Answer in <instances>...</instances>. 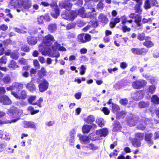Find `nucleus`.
<instances>
[{
  "mask_svg": "<svg viewBox=\"0 0 159 159\" xmlns=\"http://www.w3.org/2000/svg\"><path fill=\"white\" fill-rule=\"evenodd\" d=\"M15 2L14 0H11L8 5V7L11 9L14 7L16 8V11L18 12L23 11V8L28 9L30 8L32 4L31 1L30 0H16Z\"/></svg>",
  "mask_w": 159,
  "mask_h": 159,
  "instance_id": "1",
  "label": "nucleus"
},
{
  "mask_svg": "<svg viewBox=\"0 0 159 159\" xmlns=\"http://www.w3.org/2000/svg\"><path fill=\"white\" fill-rule=\"evenodd\" d=\"M7 114L14 119L4 121L0 120V125L16 122L20 119V116L22 114V111L15 107H12L8 110Z\"/></svg>",
  "mask_w": 159,
  "mask_h": 159,
  "instance_id": "2",
  "label": "nucleus"
},
{
  "mask_svg": "<svg viewBox=\"0 0 159 159\" xmlns=\"http://www.w3.org/2000/svg\"><path fill=\"white\" fill-rule=\"evenodd\" d=\"M50 46H46L42 44L39 47V51L43 55H48L51 57H58L60 56V54L58 52H54L50 49Z\"/></svg>",
  "mask_w": 159,
  "mask_h": 159,
  "instance_id": "3",
  "label": "nucleus"
},
{
  "mask_svg": "<svg viewBox=\"0 0 159 159\" xmlns=\"http://www.w3.org/2000/svg\"><path fill=\"white\" fill-rule=\"evenodd\" d=\"M108 134V130L107 128H104L97 130L96 134L92 133L90 134V139L92 141L100 139L102 137H105Z\"/></svg>",
  "mask_w": 159,
  "mask_h": 159,
  "instance_id": "4",
  "label": "nucleus"
},
{
  "mask_svg": "<svg viewBox=\"0 0 159 159\" xmlns=\"http://www.w3.org/2000/svg\"><path fill=\"white\" fill-rule=\"evenodd\" d=\"M95 12V9L93 8L88 9L85 13L84 8H82L80 9L78 11V14L82 18H92L94 14L92 13Z\"/></svg>",
  "mask_w": 159,
  "mask_h": 159,
  "instance_id": "5",
  "label": "nucleus"
},
{
  "mask_svg": "<svg viewBox=\"0 0 159 159\" xmlns=\"http://www.w3.org/2000/svg\"><path fill=\"white\" fill-rule=\"evenodd\" d=\"M54 41L53 36L48 34L44 38L42 44L46 46H50Z\"/></svg>",
  "mask_w": 159,
  "mask_h": 159,
  "instance_id": "6",
  "label": "nucleus"
},
{
  "mask_svg": "<svg viewBox=\"0 0 159 159\" xmlns=\"http://www.w3.org/2000/svg\"><path fill=\"white\" fill-rule=\"evenodd\" d=\"M147 84V82L144 80H140L134 82L132 84L133 87L135 89H140L143 87Z\"/></svg>",
  "mask_w": 159,
  "mask_h": 159,
  "instance_id": "7",
  "label": "nucleus"
},
{
  "mask_svg": "<svg viewBox=\"0 0 159 159\" xmlns=\"http://www.w3.org/2000/svg\"><path fill=\"white\" fill-rule=\"evenodd\" d=\"M49 83L48 81L44 79H43L39 85V91L43 92L46 91L48 89Z\"/></svg>",
  "mask_w": 159,
  "mask_h": 159,
  "instance_id": "8",
  "label": "nucleus"
},
{
  "mask_svg": "<svg viewBox=\"0 0 159 159\" xmlns=\"http://www.w3.org/2000/svg\"><path fill=\"white\" fill-rule=\"evenodd\" d=\"M12 94L16 98L25 99L27 97V93L26 91L22 90L19 95L14 92H12Z\"/></svg>",
  "mask_w": 159,
  "mask_h": 159,
  "instance_id": "9",
  "label": "nucleus"
},
{
  "mask_svg": "<svg viewBox=\"0 0 159 159\" xmlns=\"http://www.w3.org/2000/svg\"><path fill=\"white\" fill-rule=\"evenodd\" d=\"M131 51L134 54L142 55L145 54L148 52V50L144 48H132Z\"/></svg>",
  "mask_w": 159,
  "mask_h": 159,
  "instance_id": "10",
  "label": "nucleus"
},
{
  "mask_svg": "<svg viewBox=\"0 0 159 159\" xmlns=\"http://www.w3.org/2000/svg\"><path fill=\"white\" fill-rule=\"evenodd\" d=\"M22 86H23L21 84L16 83L15 84V85H13L7 87L6 89L7 91H11V92H14L15 93H16L18 92L19 91V89L22 88Z\"/></svg>",
  "mask_w": 159,
  "mask_h": 159,
  "instance_id": "11",
  "label": "nucleus"
},
{
  "mask_svg": "<svg viewBox=\"0 0 159 159\" xmlns=\"http://www.w3.org/2000/svg\"><path fill=\"white\" fill-rule=\"evenodd\" d=\"M77 15L75 11H73L69 13L68 16H67L65 14H63L62 15V18L66 19H69L70 20H72L76 17Z\"/></svg>",
  "mask_w": 159,
  "mask_h": 159,
  "instance_id": "12",
  "label": "nucleus"
},
{
  "mask_svg": "<svg viewBox=\"0 0 159 159\" xmlns=\"http://www.w3.org/2000/svg\"><path fill=\"white\" fill-rule=\"evenodd\" d=\"M157 4V0H147L144 3V7L145 9L150 8L152 6Z\"/></svg>",
  "mask_w": 159,
  "mask_h": 159,
  "instance_id": "13",
  "label": "nucleus"
},
{
  "mask_svg": "<svg viewBox=\"0 0 159 159\" xmlns=\"http://www.w3.org/2000/svg\"><path fill=\"white\" fill-rule=\"evenodd\" d=\"M0 102L2 104L9 105L11 104V101L8 96L4 95L0 97Z\"/></svg>",
  "mask_w": 159,
  "mask_h": 159,
  "instance_id": "14",
  "label": "nucleus"
},
{
  "mask_svg": "<svg viewBox=\"0 0 159 159\" xmlns=\"http://www.w3.org/2000/svg\"><path fill=\"white\" fill-rule=\"evenodd\" d=\"M52 48L54 52H57V50H59L62 51H66L65 48L62 46H61L60 44L58 43L57 42L55 43L54 45L52 47Z\"/></svg>",
  "mask_w": 159,
  "mask_h": 159,
  "instance_id": "15",
  "label": "nucleus"
},
{
  "mask_svg": "<svg viewBox=\"0 0 159 159\" xmlns=\"http://www.w3.org/2000/svg\"><path fill=\"white\" fill-rule=\"evenodd\" d=\"M90 134L89 136L80 135L79 139L82 143L87 144L89 142V139L91 140L89 137Z\"/></svg>",
  "mask_w": 159,
  "mask_h": 159,
  "instance_id": "16",
  "label": "nucleus"
},
{
  "mask_svg": "<svg viewBox=\"0 0 159 159\" xmlns=\"http://www.w3.org/2000/svg\"><path fill=\"white\" fill-rule=\"evenodd\" d=\"M59 5L61 7L66 8L67 10H70L72 6V4L68 1H66L64 3H60Z\"/></svg>",
  "mask_w": 159,
  "mask_h": 159,
  "instance_id": "17",
  "label": "nucleus"
},
{
  "mask_svg": "<svg viewBox=\"0 0 159 159\" xmlns=\"http://www.w3.org/2000/svg\"><path fill=\"white\" fill-rule=\"evenodd\" d=\"M75 131L74 130L70 131V138L69 139V142L70 145H73L75 141Z\"/></svg>",
  "mask_w": 159,
  "mask_h": 159,
  "instance_id": "18",
  "label": "nucleus"
},
{
  "mask_svg": "<svg viewBox=\"0 0 159 159\" xmlns=\"http://www.w3.org/2000/svg\"><path fill=\"white\" fill-rule=\"evenodd\" d=\"M25 87L27 89L31 92L35 91L36 89L35 85L32 82H30L26 84Z\"/></svg>",
  "mask_w": 159,
  "mask_h": 159,
  "instance_id": "19",
  "label": "nucleus"
},
{
  "mask_svg": "<svg viewBox=\"0 0 159 159\" xmlns=\"http://www.w3.org/2000/svg\"><path fill=\"white\" fill-rule=\"evenodd\" d=\"M54 10L52 11L51 13L52 16L55 18H57L59 15V11L57 9V4L56 3H54Z\"/></svg>",
  "mask_w": 159,
  "mask_h": 159,
  "instance_id": "20",
  "label": "nucleus"
},
{
  "mask_svg": "<svg viewBox=\"0 0 159 159\" xmlns=\"http://www.w3.org/2000/svg\"><path fill=\"white\" fill-rule=\"evenodd\" d=\"M95 117L93 115H90L86 118H84V121L89 124L92 123L95 120Z\"/></svg>",
  "mask_w": 159,
  "mask_h": 159,
  "instance_id": "21",
  "label": "nucleus"
},
{
  "mask_svg": "<svg viewBox=\"0 0 159 159\" xmlns=\"http://www.w3.org/2000/svg\"><path fill=\"white\" fill-rule=\"evenodd\" d=\"M141 16L137 15L136 17L134 19V22L136 24V25L137 27H142V24L141 23Z\"/></svg>",
  "mask_w": 159,
  "mask_h": 159,
  "instance_id": "22",
  "label": "nucleus"
},
{
  "mask_svg": "<svg viewBox=\"0 0 159 159\" xmlns=\"http://www.w3.org/2000/svg\"><path fill=\"white\" fill-rule=\"evenodd\" d=\"M36 98V96L35 95H31L27 99L29 103L31 105H37V103L34 102H33L35 100Z\"/></svg>",
  "mask_w": 159,
  "mask_h": 159,
  "instance_id": "23",
  "label": "nucleus"
},
{
  "mask_svg": "<svg viewBox=\"0 0 159 159\" xmlns=\"http://www.w3.org/2000/svg\"><path fill=\"white\" fill-rule=\"evenodd\" d=\"M148 123L150 122V121L148 119H146V120H144V121H143L142 123H141L137 126L138 129L142 130H144L145 128V123L146 124H148Z\"/></svg>",
  "mask_w": 159,
  "mask_h": 159,
  "instance_id": "24",
  "label": "nucleus"
},
{
  "mask_svg": "<svg viewBox=\"0 0 159 159\" xmlns=\"http://www.w3.org/2000/svg\"><path fill=\"white\" fill-rule=\"evenodd\" d=\"M28 42L30 45H34L37 43V40L35 38L29 37L28 38Z\"/></svg>",
  "mask_w": 159,
  "mask_h": 159,
  "instance_id": "25",
  "label": "nucleus"
},
{
  "mask_svg": "<svg viewBox=\"0 0 159 159\" xmlns=\"http://www.w3.org/2000/svg\"><path fill=\"white\" fill-rule=\"evenodd\" d=\"M99 19L102 22L106 24L108 21L107 17L102 14H100L99 16Z\"/></svg>",
  "mask_w": 159,
  "mask_h": 159,
  "instance_id": "26",
  "label": "nucleus"
},
{
  "mask_svg": "<svg viewBox=\"0 0 159 159\" xmlns=\"http://www.w3.org/2000/svg\"><path fill=\"white\" fill-rule=\"evenodd\" d=\"M96 122L99 126L102 127L104 125L105 121L102 118L98 117L96 120Z\"/></svg>",
  "mask_w": 159,
  "mask_h": 159,
  "instance_id": "27",
  "label": "nucleus"
},
{
  "mask_svg": "<svg viewBox=\"0 0 159 159\" xmlns=\"http://www.w3.org/2000/svg\"><path fill=\"white\" fill-rule=\"evenodd\" d=\"M131 142L133 146L136 147H139L141 144L140 141L135 138L132 139Z\"/></svg>",
  "mask_w": 159,
  "mask_h": 159,
  "instance_id": "28",
  "label": "nucleus"
},
{
  "mask_svg": "<svg viewBox=\"0 0 159 159\" xmlns=\"http://www.w3.org/2000/svg\"><path fill=\"white\" fill-rule=\"evenodd\" d=\"M84 147L86 148H89L93 151H95L98 149V147L93 143H90L88 145L84 146Z\"/></svg>",
  "mask_w": 159,
  "mask_h": 159,
  "instance_id": "29",
  "label": "nucleus"
},
{
  "mask_svg": "<svg viewBox=\"0 0 159 159\" xmlns=\"http://www.w3.org/2000/svg\"><path fill=\"white\" fill-rule=\"evenodd\" d=\"M142 4V2H139L137 4L135 8V12L136 13L141 14L142 11V9L141 7L140 6Z\"/></svg>",
  "mask_w": 159,
  "mask_h": 159,
  "instance_id": "30",
  "label": "nucleus"
},
{
  "mask_svg": "<svg viewBox=\"0 0 159 159\" xmlns=\"http://www.w3.org/2000/svg\"><path fill=\"white\" fill-rule=\"evenodd\" d=\"M27 109L28 111L30 112L31 114L32 115L37 113L39 111V110H34V107L31 106H28Z\"/></svg>",
  "mask_w": 159,
  "mask_h": 159,
  "instance_id": "31",
  "label": "nucleus"
},
{
  "mask_svg": "<svg viewBox=\"0 0 159 159\" xmlns=\"http://www.w3.org/2000/svg\"><path fill=\"white\" fill-rule=\"evenodd\" d=\"M92 127L91 125H84L83 127L82 131L84 133H88L91 129L92 128Z\"/></svg>",
  "mask_w": 159,
  "mask_h": 159,
  "instance_id": "32",
  "label": "nucleus"
},
{
  "mask_svg": "<svg viewBox=\"0 0 159 159\" xmlns=\"http://www.w3.org/2000/svg\"><path fill=\"white\" fill-rule=\"evenodd\" d=\"M152 136V134L151 133L146 134L145 136V140L146 141L149 142L151 143H153V141L151 140V138Z\"/></svg>",
  "mask_w": 159,
  "mask_h": 159,
  "instance_id": "33",
  "label": "nucleus"
},
{
  "mask_svg": "<svg viewBox=\"0 0 159 159\" xmlns=\"http://www.w3.org/2000/svg\"><path fill=\"white\" fill-rule=\"evenodd\" d=\"M121 128V126L119 122L118 121H116L115 124L114 125L113 130L114 131H116L120 130Z\"/></svg>",
  "mask_w": 159,
  "mask_h": 159,
  "instance_id": "34",
  "label": "nucleus"
},
{
  "mask_svg": "<svg viewBox=\"0 0 159 159\" xmlns=\"http://www.w3.org/2000/svg\"><path fill=\"white\" fill-rule=\"evenodd\" d=\"M144 136V134L143 133H137L135 134V138L141 141L143 139Z\"/></svg>",
  "mask_w": 159,
  "mask_h": 159,
  "instance_id": "35",
  "label": "nucleus"
},
{
  "mask_svg": "<svg viewBox=\"0 0 159 159\" xmlns=\"http://www.w3.org/2000/svg\"><path fill=\"white\" fill-rule=\"evenodd\" d=\"M148 38H147L146 41L143 43V45L148 48H151L153 45V43L150 41L148 40Z\"/></svg>",
  "mask_w": 159,
  "mask_h": 159,
  "instance_id": "36",
  "label": "nucleus"
},
{
  "mask_svg": "<svg viewBox=\"0 0 159 159\" xmlns=\"http://www.w3.org/2000/svg\"><path fill=\"white\" fill-rule=\"evenodd\" d=\"M8 67L15 69L19 67L18 65H16V63L13 60H11L10 63L8 65Z\"/></svg>",
  "mask_w": 159,
  "mask_h": 159,
  "instance_id": "37",
  "label": "nucleus"
},
{
  "mask_svg": "<svg viewBox=\"0 0 159 159\" xmlns=\"http://www.w3.org/2000/svg\"><path fill=\"white\" fill-rule=\"evenodd\" d=\"M147 38H150V37H146L144 34H138L137 39L143 41L144 40H146Z\"/></svg>",
  "mask_w": 159,
  "mask_h": 159,
  "instance_id": "38",
  "label": "nucleus"
},
{
  "mask_svg": "<svg viewBox=\"0 0 159 159\" xmlns=\"http://www.w3.org/2000/svg\"><path fill=\"white\" fill-rule=\"evenodd\" d=\"M151 101L154 103L159 104V98L156 95H153L151 98Z\"/></svg>",
  "mask_w": 159,
  "mask_h": 159,
  "instance_id": "39",
  "label": "nucleus"
},
{
  "mask_svg": "<svg viewBox=\"0 0 159 159\" xmlns=\"http://www.w3.org/2000/svg\"><path fill=\"white\" fill-rule=\"evenodd\" d=\"M84 33H82L79 35L78 36V41L83 43H85V41L84 40Z\"/></svg>",
  "mask_w": 159,
  "mask_h": 159,
  "instance_id": "40",
  "label": "nucleus"
},
{
  "mask_svg": "<svg viewBox=\"0 0 159 159\" xmlns=\"http://www.w3.org/2000/svg\"><path fill=\"white\" fill-rule=\"evenodd\" d=\"M48 28L50 31L52 32L56 30L57 27L55 24H51L48 26Z\"/></svg>",
  "mask_w": 159,
  "mask_h": 159,
  "instance_id": "41",
  "label": "nucleus"
},
{
  "mask_svg": "<svg viewBox=\"0 0 159 159\" xmlns=\"http://www.w3.org/2000/svg\"><path fill=\"white\" fill-rule=\"evenodd\" d=\"M120 108L118 105L116 104H112V111L114 113H117Z\"/></svg>",
  "mask_w": 159,
  "mask_h": 159,
  "instance_id": "42",
  "label": "nucleus"
},
{
  "mask_svg": "<svg viewBox=\"0 0 159 159\" xmlns=\"http://www.w3.org/2000/svg\"><path fill=\"white\" fill-rule=\"evenodd\" d=\"M86 70V67L85 66L83 65H81L80 68V74L81 75H84L85 73Z\"/></svg>",
  "mask_w": 159,
  "mask_h": 159,
  "instance_id": "43",
  "label": "nucleus"
},
{
  "mask_svg": "<svg viewBox=\"0 0 159 159\" xmlns=\"http://www.w3.org/2000/svg\"><path fill=\"white\" fill-rule=\"evenodd\" d=\"M125 112L124 111H118L116 115V117L118 118L120 117H123L125 115Z\"/></svg>",
  "mask_w": 159,
  "mask_h": 159,
  "instance_id": "44",
  "label": "nucleus"
},
{
  "mask_svg": "<svg viewBox=\"0 0 159 159\" xmlns=\"http://www.w3.org/2000/svg\"><path fill=\"white\" fill-rule=\"evenodd\" d=\"M152 18H148L146 19L145 18H143L142 19V22L143 24L147 23H151L152 21Z\"/></svg>",
  "mask_w": 159,
  "mask_h": 159,
  "instance_id": "45",
  "label": "nucleus"
},
{
  "mask_svg": "<svg viewBox=\"0 0 159 159\" xmlns=\"http://www.w3.org/2000/svg\"><path fill=\"white\" fill-rule=\"evenodd\" d=\"M19 55V53L17 52H12L10 56L12 58L16 60L18 58Z\"/></svg>",
  "mask_w": 159,
  "mask_h": 159,
  "instance_id": "46",
  "label": "nucleus"
},
{
  "mask_svg": "<svg viewBox=\"0 0 159 159\" xmlns=\"http://www.w3.org/2000/svg\"><path fill=\"white\" fill-rule=\"evenodd\" d=\"M137 118H134V119H131L129 121V125L130 126L134 125L136 124Z\"/></svg>",
  "mask_w": 159,
  "mask_h": 159,
  "instance_id": "47",
  "label": "nucleus"
},
{
  "mask_svg": "<svg viewBox=\"0 0 159 159\" xmlns=\"http://www.w3.org/2000/svg\"><path fill=\"white\" fill-rule=\"evenodd\" d=\"M148 104L143 102H141L139 103L138 106L140 108H143L147 107Z\"/></svg>",
  "mask_w": 159,
  "mask_h": 159,
  "instance_id": "48",
  "label": "nucleus"
},
{
  "mask_svg": "<svg viewBox=\"0 0 159 159\" xmlns=\"http://www.w3.org/2000/svg\"><path fill=\"white\" fill-rule=\"evenodd\" d=\"M122 30L124 32H129L131 29L130 28L128 27L127 26L124 25L122 26Z\"/></svg>",
  "mask_w": 159,
  "mask_h": 159,
  "instance_id": "49",
  "label": "nucleus"
},
{
  "mask_svg": "<svg viewBox=\"0 0 159 159\" xmlns=\"http://www.w3.org/2000/svg\"><path fill=\"white\" fill-rule=\"evenodd\" d=\"M44 20V16H42L38 18L37 22L39 24H42L43 23V20Z\"/></svg>",
  "mask_w": 159,
  "mask_h": 159,
  "instance_id": "50",
  "label": "nucleus"
},
{
  "mask_svg": "<svg viewBox=\"0 0 159 159\" xmlns=\"http://www.w3.org/2000/svg\"><path fill=\"white\" fill-rule=\"evenodd\" d=\"M131 157L129 155L126 156L125 157L123 155L119 156L117 159H131Z\"/></svg>",
  "mask_w": 159,
  "mask_h": 159,
  "instance_id": "51",
  "label": "nucleus"
},
{
  "mask_svg": "<svg viewBox=\"0 0 159 159\" xmlns=\"http://www.w3.org/2000/svg\"><path fill=\"white\" fill-rule=\"evenodd\" d=\"M43 98H42L41 97L37 101V102H35V103H37L36 105H37L39 107H42L41 103L43 102Z\"/></svg>",
  "mask_w": 159,
  "mask_h": 159,
  "instance_id": "52",
  "label": "nucleus"
},
{
  "mask_svg": "<svg viewBox=\"0 0 159 159\" xmlns=\"http://www.w3.org/2000/svg\"><path fill=\"white\" fill-rule=\"evenodd\" d=\"M29 128H32L35 129H37L36 127V124L33 122H30Z\"/></svg>",
  "mask_w": 159,
  "mask_h": 159,
  "instance_id": "53",
  "label": "nucleus"
},
{
  "mask_svg": "<svg viewBox=\"0 0 159 159\" xmlns=\"http://www.w3.org/2000/svg\"><path fill=\"white\" fill-rule=\"evenodd\" d=\"M102 111L106 115H108L110 113V110L106 107H103L102 109Z\"/></svg>",
  "mask_w": 159,
  "mask_h": 159,
  "instance_id": "54",
  "label": "nucleus"
},
{
  "mask_svg": "<svg viewBox=\"0 0 159 159\" xmlns=\"http://www.w3.org/2000/svg\"><path fill=\"white\" fill-rule=\"evenodd\" d=\"M33 64L35 67L37 69L39 68L40 67V65L38 61L37 60H34L33 61Z\"/></svg>",
  "mask_w": 159,
  "mask_h": 159,
  "instance_id": "55",
  "label": "nucleus"
},
{
  "mask_svg": "<svg viewBox=\"0 0 159 159\" xmlns=\"http://www.w3.org/2000/svg\"><path fill=\"white\" fill-rule=\"evenodd\" d=\"M84 39L85 43L91 40V36L89 34H86L84 36Z\"/></svg>",
  "mask_w": 159,
  "mask_h": 159,
  "instance_id": "56",
  "label": "nucleus"
},
{
  "mask_svg": "<svg viewBox=\"0 0 159 159\" xmlns=\"http://www.w3.org/2000/svg\"><path fill=\"white\" fill-rule=\"evenodd\" d=\"M3 81L5 83H8L11 81V79L9 77L7 76L3 78Z\"/></svg>",
  "mask_w": 159,
  "mask_h": 159,
  "instance_id": "57",
  "label": "nucleus"
},
{
  "mask_svg": "<svg viewBox=\"0 0 159 159\" xmlns=\"http://www.w3.org/2000/svg\"><path fill=\"white\" fill-rule=\"evenodd\" d=\"M155 87L154 85L150 86L149 88V92L151 93H153L155 91Z\"/></svg>",
  "mask_w": 159,
  "mask_h": 159,
  "instance_id": "58",
  "label": "nucleus"
},
{
  "mask_svg": "<svg viewBox=\"0 0 159 159\" xmlns=\"http://www.w3.org/2000/svg\"><path fill=\"white\" fill-rule=\"evenodd\" d=\"M121 19L122 20V24L123 25L125 24L126 22L127 21V20L126 17L124 16L121 17Z\"/></svg>",
  "mask_w": 159,
  "mask_h": 159,
  "instance_id": "59",
  "label": "nucleus"
},
{
  "mask_svg": "<svg viewBox=\"0 0 159 159\" xmlns=\"http://www.w3.org/2000/svg\"><path fill=\"white\" fill-rule=\"evenodd\" d=\"M7 146V144L5 143H0V152H2L3 150Z\"/></svg>",
  "mask_w": 159,
  "mask_h": 159,
  "instance_id": "60",
  "label": "nucleus"
},
{
  "mask_svg": "<svg viewBox=\"0 0 159 159\" xmlns=\"http://www.w3.org/2000/svg\"><path fill=\"white\" fill-rule=\"evenodd\" d=\"M21 49L22 50L25 52H29L30 51V48L28 46L25 45H24L22 47Z\"/></svg>",
  "mask_w": 159,
  "mask_h": 159,
  "instance_id": "61",
  "label": "nucleus"
},
{
  "mask_svg": "<svg viewBox=\"0 0 159 159\" xmlns=\"http://www.w3.org/2000/svg\"><path fill=\"white\" fill-rule=\"evenodd\" d=\"M75 24L74 23H70L68 24L67 26V29L69 30L70 29L73 28L75 27Z\"/></svg>",
  "mask_w": 159,
  "mask_h": 159,
  "instance_id": "62",
  "label": "nucleus"
},
{
  "mask_svg": "<svg viewBox=\"0 0 159 159\" xmlns=\"http://www.w3.org/2000/svg\"><path fill=\"white\" fill-rule=\"evenodd\" d=\"M19 62L22 65H25L27 63V61L26 60L22 58L20 59L19 61Z\"/></svg>",
  "mask_w": 159,
  "mask_h": 159,
  "instance_id": "63",
  "label": "nucleus"
},
{
  "mask_svg": "<svg viewBox=\"0 0 159 159\" xmlns=\"http://www.w3.org/2000/svg\"><path fill=\"white\" fill-rule=\"evenodd\" d=\"M120 102L121 104L126 105L128 102V100L126 99H122L120 100Z\"/></svg>",
  "mask_w": 159,
  "mask_h": 159,
  "instance_id": "64",
  "label": "nucleus"
}]
</instances>
